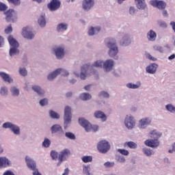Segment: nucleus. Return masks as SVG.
Returning a JSON list of instances; mask_svg holds the SVG:
<instances>
[{
    "label": "nucleus",
    "mask_w": 175,
    "mask_h": 175,
    "mask_svg": "<svg viewBox=\"0 0 175 175\" xmlns=\"http://www.w3.org/2000/svg\"><path fill=\"white\" fill-rule=\"evenodd\" d=\"M47 6L51 12H55V10H58L61 8V1L59 0H52L48 3Z\"/></svg>",
    "instance_id": "9d476101"
},
{
    "label": "nucleus",
    "mask_w": 175,
    "mask_h": 175,
    "mask_svg": "<svg viewBox=\"0 0 175 175\" xmlns=\"http://www.w3.org/2000/svg\"><path fill=\"white\" fill-rule=\"evenodd\" d=\"M3 38L2 36H0V47H2V44H3Z\"/></svg>",
    "instance_id": "680f3d73"
},
{
    "label": "nucleus",
    "mask_w": 175,
    "mask_h": 175,
    "mask_svg": "<svg viewBox=\"0 0 175 175\" xmlns=\"http://www.w3.org/2000/svg\"><path fill=\"white\" fill-rule=\"evenodd\" d=\"M50 144H51V142H50V139L45 138L44 142H42L43 147H50Z\"/></svg>",
    "instance_id": "a19ab883"
},
{
    "label": "nucleus",
    "mask_w": 175,
    "mask_h": 175,
    "mask_svg": "<svg viewBox=\"0 0 175 175\" xmlns=\"http://www.w3.org/2000/svg\"><path fill=\"white\" fill-rule=\"evenodd\" d=\"M13 32V29L12 28V25H10L5 29V33H12Z\"/></svg>",
    "instance_id": "09e8293b"
},
{
    "label": "nucleus",
    "mask_w": 175,
    "mask_h": 175,
    "mask_svg": "<svg viewBox=\"0 0 175 175\" xmlns=\"http://www.w3.org/2000/svg\"><path fill=\"white\" fill-rule=\"evenodd\" d=\"M150 3L153 8H157L160 10H162L166 8V3L163 1L159 0H152L150 1Z\"/></svg>",
    "instance_id": "9b49d317"
},
{
    "label": "nucleus",
    "mask_w": 175,
    "mask_h": 175,
    "mask_svg": "<svg viewBox=\"0 0 175 175\" xmlns=\"http://www.w3.org/2000/svg\"><path fill=\"white\" fill-rule=\"evenodd\" d=\"M66 96H67V98H70V96H72V92H68Z\"/></svg>",
    "instance_id": "69168bd1"
},
{
    "label": "nucleus",
    "mask_w": 175,
    "mask_h": 175,
    "mask_svg": "<svg viewBox=\"0 0 175 175\" xmlns=\"http://www.w3.org/2000/svg\"><path fill=\"white\" fill-rule=\"evenodd\" d=\"M166 109L168 110V111H170L171 113H175V107L169 104L166 105Z\"/></svg>",
    "instance_id": "37998d69"
},
{
    "label": "nucleus",
    "mask_w": 175,
    "mask_h": 175,
    "mask_svg": "<svg viewBox=\"0 0 175 175\" xmlns=\"http://www.w3.org/2000/svg\"><path fill=\"white\" fill-rule=\"evenodd\" d=\"M148 40H150L151 42H154V40H155V39H157V33H155V31L150 30L148 33Z\"/></svg>",
    "instance_id": "a878e982"
},
{
    "label": "nucleus",
    "mask_w": 175,
    "mask_h": 175,
    "mask_svg": "<svg viewBox=\"0 0 175 175\" xmlns=\"http://www.w3.org/2000/svg\"><path fill=\"white\" fill-rule=\"evenodd\" d=\"M137 3V7L138 9H141L142 10L146 9L147 8V5L144 3L145 0H135Z\"/></svg>",
    "instance_id": "393cba45"
},
{
    "label": "nucleus",
    "mask_w": 175,
    "mask_h": 175,
    "mask_svg": "<svg viewBox=\"0 0 175 175\" xmlns=\"http://www.w3.org/2000/svg\"><path fill=\"white\" fill-rule=\"evenodd\" d=\"M157 24L161 27V28H167V24L163 21H159Z\"/></svg>",
    "instance_id": "79ce46f5"
},
{
    "label": "nucleus",
    "mask_w": 175,
    "mask_h": 175,
    "mask_svg": "<svg viewBox=\"0 0 175 175\" xmlns=\"http://www.w3.org/2000/svg\"><path fill=\"white\" fill-rule=\"evenodd\" d=\"M103 66L105 70H106V72H109L113 68L114 62L111 59H108L105 63H103L102 61H96L93 64V66H95L96 68H102Z\"/></svg>",
    "instance_id": "f03ea898"
},
{
    "label": "nucleus",
    "mask_w": 175,
    "mask_h": 175,
    "mask_svg": "<svg viewBox=\"0 0 175 175\" xmlns=\"http://www.w3.org/2000/svg\"><path fill=\"white\" fill-rule=\"evenodd\" d=\"M22 36L25 39H33V37L35 36V35L32 33V31H31V29L28 27L23 28Z\"/></svg>",
    "instance_id": "4468645a"
},
{
    "label": "nucleus",
    "mask_w": 175,
    "mask_h": 175,
    "mask_svg": "<svg viewBox=\"0 0 175 175\" xmlns=\"http://www.w3.org/2000/svg\"><path fill=\"white\" fill-rule=\"evenodd\" d=\"M11 92L14 96H18V95L20 94L18 89L14 87L11 88Z\"/></svg>",
    "instance_id": "e433bc0d"
},
{
    "label": "nucleus",
    "mask_w": 175,
    "mask_h": 175,
    "mask_svg": "<svg viewBox=\"0 0 175 175\" xmlns=\"http://www.w3.org/2000/svg\"><path fill=\"white\" fill-rule=\"evenodd\" d=\"M95 31H96L97 32H99V31H100V27H97L95 28L91 27V29L88 31V35L90 36H92V35H95Z\"/></svg>",
    "instance_id": "473e14b6"
},
{
    "label": "nucleus",
    "mask_w": 175,
    "mask_h": 175,
    "mask_svg": "<svg viewBox=\"0 0 175 175\" xmlns=\"http://www.w3.org/2000/svg\"><path fill=\"white\" fill-rule=\"evenodd\" d=\"M3 128H10L15 135H20V127L12 124L11 122H5L3 124Z\"/></svg>",
    "instance_id": "f8f14e48"
},
{
    "label": "nucleus",
    "mask_w": 175,
    "mask_h": 175,
    "mask_svg": "<svg viewBox=\"0 0 175 175\" xmlns=\"http://www.w3.org/2000/svg\"><path fill=\"white\" fill-rule=\"evenodd\" d=\"M150 124H151V119L150 118H144L139 120V127L141 128H146Z\"/></svg>",
    "instance_id": "412c9836"
},
{
    "label": "nucleus",
    "mask_w": 175,
    "mask_h": 175,
    "mask_svg": "<svg viewBox=\"0 0 175 175\" xmlns=\"http://www.w3.org/2000/svg\"><path fill=\"white\" fill-rule=\"evenodd\" d=\"M8 9V6H6V4H4L3 3H0V10L1 12H3Z\"/></svg>",
    "instance_id": "603ef678"
},
{
    "label": "nucleus",
    "mask_w": 175,
    "mask_h": 175,
    "mask_svg": "<svg viewBox=\"0 0 175 175\" xmlns=\"http://www.w3.org/2000/svg\"><path fill=\"white\" fill-rule=\"evenodd\" d=\"M64 120L65 125L70 124L72 121V109L69 106H66L64 109Z\"/></svg>",
    "instance_id": "0eeeda50"
},
{
    "label": "nucleus",
    "mask_w": 175,
    "mask_h": 175,
    "mask_svg": "<svg viewBox=\"0 0 175 175\" xmlns=\"http://www.w3.org/2000/svg\"><path fill=\"white\" fill-rule=\"evenodd\" d=\"M0 76L4 81H7L8 83L13 82V79L10 78V76L5 72H0Z\"/></svg>",
    "instance_id": "b1692460"
},
{
    "label": "nucleus",
    "mask_w": 175,
    "mask_h": 175,
    "mask_svg": "<svg viewBox=\"0 0 175 175\" xmlns=\"http://www.w3.org/2000/svg\"><path fill=\"white\" fill-rule=\"evenodd\" d=\"M19 73L21 76H27V70L25 68H20Z\"/></svg>",
    "instance_id": "3c124183"
},
{
    "label": "nucleus",
    "mask_w": 175,
    "mask_h": 175,
    "mask_svg": "<svg viewBox=\"0 0 175 175\" xmlns=\"http://www.w3.org/2000/svg\"><path fill=\"white\" fill-rule=\"evenodd\" d=\"M148 59H150V61H157V58L152 57L151 55H148Z\"/></svg>",
    "instance_id": "13d9d810"
},
{
    "label": "nucleus",
    "mask_w": 175,
    "mask_h": 175,
    "mask_svg": "<svg viewBox=\"0 0 175 175\" xmlns=\"http://www.w3.org/2000/svg\"><path fill=\"white\" fill-rule=\"evenodd\" d=\"M158 68V65L156 64H152L148 67H146V72L150 73V75H154L155 72H157V68Z\"/></svg>",
    "instance_id": "4be33fe9"
},
{
    "label": "nucleus",
    "mask_w": 175,
    "mask_h": 175,
    "mask_svg": "<svg viewBox=\"0 0 175 175\" xmlns=\"http://www.w3.org/2000/svg\"><path fill=\"white\" fill-rule=\"evenodd\" d=\"M1 95H8V89L6 88H2L0 91Z\"/></svg>",
    "instance_id": "864d4df0"
},
{
    "label": "nucleus",
    "mask_w": 175,
    "mask_h": 175,
    "mask_svg": "<svg viewBox=\"0 0 175 175\" xmlns=\"http://www.w3.org/2000/svg\"><path fill=\"white\" fill-rule=\"evenodd\" d=\"M79 122L80 125L85 129L86 132H90V131H94V132H96V131H98V129L99 128L98 126V125L92 126V124H90V122H88V121H87L84 118H79Z\"/></svg>",
    "instance_id": "39448f33"
},
{
    "label": "nucleus",
    "mask_w": 175,
    "mask_h": 175,
    "mask_svg": "<svg viewBox=\"0 0 175 175\" xmlns=\"http://www.w3.org/2000/svg\"><path fill=\"white\" fill-rule=\"evenodd\" d=\"M51 156L53 159H57V158H58V154L54 150L51 152Z\"/></svg>",
    "instance_id": "8fccbe9b"
},
{
    "label": "nucleus",
    "mask_w": 175,
    "mask_h": 175,
    "mask_svg": "<svg viewBox=\"0 0 175 175\" xmlns=\"http://www.w3.org/2000/svg\"><path fill=\"white\" fill-rule=\"evenodd\" d=\"M32 90H33V91H35V92H37V94L38 95H43V94H44V91H43V90H42V88H40L38 85L33 86Z\"/></svg>",
    "instance_id": "c85d7f7f"
},
{
    "label": "nucleus",
    "mask_w": 175,
    "mask_h": 175,
    "mask_svg": "<svg viewBox=\"0 0 175 175\" xmlns=\"http://www.w3.org/2000/svg\"><path fill=\"white\" fill-rule=\"evenodd\" d=\"M94 116L96 117V118L102 119L103 121H106V120L107 118V117H106V115L105 114V113H103V111H96L94 113Z\"/></svg>",
    "instance_id": "5701e85b"
},
{
    "label": "nucleus",
    "mask_w": 175,
    "mask_h": 175,
    "mask_svg": "<svg viewBox=\"0 0 175 175\" xmlns=\"http://www.w3.org/2000/svg\"><path fill=\"white\" fill-rule=\"evenodd\" d=\"M143 152L145 155H147V157H151V155H154V151L150 148H143Z\"/></svg>",
    "instance_id": "72a5a7b5"
},
{
    "label": "nucleus",
    "mask_w": 175,
    "mask_h": 175,
    "mask_svg": "<svg viewBox=\"0 0 175 175\" xmlns=\"http://www.w3.org/2000/svg\"><path fill=\"white\" fill-rule=\"evenodd\" d=\"M7 1L10 3H12V5H14L15 6H18V5L21 3V1L20 0H7Z\"/></svg>",
    "instance_id": "c03bdc74"
},
{
    "label": "nucleus",
    "mask_w": 175,
    "mask_h": 175,
    "mask_svg": "<svg viewBox=\"0 0 175 175\" xmlns=\"http://www.w3.org/2000/svg\"><path fill=\"white\" fill-rule=\"evenodd\" d=\"M49 114H50V116L51 117V118H56V119L59 118V116L55 111H54L53 110H51L49 111Z\"/></svg>",
    "instance_id": "ea45409f"
},
{
    "label": "nucleus",
    "mask_w": 175,
    "mask_h": 175,
    "mask_svg": "<svg viewBox=\"0 0 175 175\" xmlns=\"http://www.w3.org/2000/svg\"><path fill=\"white\" fill-rule=\"evenodd\" d=\"M68 174H69V168H66L62 175H68Z\"/></svg>",
    "instance_id": "bf43d9fd"
},
{
    "label": "nucleus",
    "mask_w": 175,
    "mask_h": 175,
    "mask_svg": "<svg viewBox=\"0 0 175 175\" xmlns=\"http://www.w3.org/2000/svg\"><path fill=\"white\" fill-rule=\"evenodd\" d=\"M55 55L58 59H61V58L64 57V55H65V51L64 48L59 46L57 48H55L54 49Z\"/></svg>",
    "instance_id": "a211bd4d"
},
{
    "label": "nucleus",
    "mask_w": 175,
    "mask_h": 175,
    "mask_svg": "<svg viewBox=\"0 0 175 175\" xmlns=\"http://www.w3.org/2000/svg\"><path fill=\"white\" fill-rule=\"evenodd\" d=\"M38 24L41 27H44L46 25V19L44 18V16L43 15H42L38 19Z\"/></svg>",
    "instance_id": "f704fd0d"
},
{
    "label": "nucleus",
    "mask_w": 175,
    "mask_h": 175,
    "mask_svg": "<svg viewBox=\"0 0 175 175\" xmlns=\"http://www.w3.org/2000/svg\"><path fill=\"white\" fill-rule=\"evenodd\" d=\"M162 136V133L157 132V131L154 130L150 132V137L154 139H147L145 141L146 146L148 147H152V148L158 147L159 146V142L158 139Z\"/></svg>",
    "instance_id": "f257e3e1"
},
{
    "label": "nucleus",
    "mask_w": 175,
    "mask_h": 175,
    "mask_svg": "<svg viewBox=\"0 0 175 175\" xmlns=\"http://www.w3.org/2000/svg\"><path fill=\"white\" fill-rule=\"evenodd\" d=\"M94 5H95L94 0H83L82 7L84 10H90Z\"/></svg>",
    "instance_id": "dca6fc26"
},
{
    "label": "nucleus",
    "mask_w": 175,
    "mask_h": 175,
    "mask_svg": "<svg viewBox=\"0 0 175 175\" xmlns=\"http://www.w3.org/2000/svg\"><path fill=\"white\" fill-rule=\"evenodd\" d=\"M8 40L12 46V48L10 49V55L12 57V55H14V54H18L20 53V51H18V42L16 39L13 38V36H10L8 38Z\"/></svg>",
    "instance_id": "7ed1b4c3"
},
{
    "label": "nucleus",
    "mask_w": 175,
    "mask_h": 175,
    "mask_svg": "<svg viewBox=\"0 0 175 175\" xmlns=\"http://www.w3.org/2000/svg\"><path fill=\"white\" fill-rule=\"evenodd\" d=\"M117 160L118 162H120V163H124V162H125V157L122 156H118Z\"/></svg>",
    "instance_id": "5fc2aeb1"
},
{
    "label": "nucleus",
    "mask_w": 175,
    "mask_h": 175,
    "mask_svg": "<svg viewBox=\"0 0 175 175\" xmlns=\"http://www.w3.org/2000/svg\"><path fill=\"white\" fill-rule=\"evenodd\" d=\"M69 155H70V150L68 149H64L61 151L58 157L59 163H62L64 159H66V158L69 157Z\"/></svg>",
    "instance_id": "2eb2a0df"
},
{
    "label": "nucleus",
    "mask_w": 175,
    "mask_h": 175,
    "mask_svg": "<svg viewBox=\"0 0 175 175\" xmlns=\"http://www.w3.org/2000/svg\"><path fill=\"white\" fill-rule=\"evenodd\" d=\"M80 98L82 100H90V99H91L92 96L88 93H83L80 95Z\"/></svg>",
    "instance_id": "7c9ffc66"
},
{
    "label": "nucleus",
    "mask_w": 175,
    "mask_h": 175,
    "mask_svg": "<svg viewBox=\"0 0 175 175\" xmlns=\"http://www.w3.org/2000/svg\"><path fill=\"white\" fill-rule=\"evenodd\" d=\"M163 16H167V12L163 11Z\"/></svg>",
    "instance_id": "774afa93"
},
{
    "label": "nucleus",
    "mask_w": 175,
    "mask_h": 175,
    "mask_svg": "<svg viewBox=\"0 0 175 175\" xmlns=\"http://www.w3.org/2000/svg\"><path fill=\"white\" fill-rule=\"evenodd\" d=\"M70 83H71V84H75V83H76V80L75 79H72L70 81Z\"/></svg>",
    "instance_id": "338daca9"
},
{
    "label": "nucleus",
    "mask_w": 175,
    "mask_h": 175,
    "mask_svg": "<svg viewBox=\"0 0 175 175\" xmlns=\"http://www.w3.org/2000/svg\"><path fill=\"white\" fill-rule=\"evenodd\" d=\"M83 162H84V163H88V162H92V157L91 156H83L81 158Z\"/></svg>",
    "instance_id": "c9c22d12"
},
{
    "label": "nucleus",
    "mask_w": 175,
    "mask_h": 175,
    "mask_svg": "<svg viewBox=\"0 0 175 175\" xmlns=\"http://www.w3.org/2000/svg\"><path fill=\"white\" fill-rule=\"evenodd\" d=\"M99 96H100L101 98H109L110 95L106 92H101L99 94Z\"/></svg>",
    "instance_id": "49530a36"
},
{
    "label": "nucleus",
    "mask_w": 175,
    "mask_h": 175,
    "mask_svg": "<svg viewBox=\"0 0 175 175\" xmlns=\"http://www.w3.org/2000/svg\"><path fill=\"white\" fill-rule=\"evenodd\" d=\"M129 43H131V40L128 36H124L120 42V44H122V46H128Z\"/></svg>",
    "instance_id": "bb28decb"
},
{
    "label": "nucleus",
    "mask_w": 175,
    "mask_h": 175,
    "mask_svg": "<svg viewBox=\"0 0 175 175\" xmlns=\"http://www.w3.org/2000/svg\"><path fill=\"white\" fill-rule=\"evenodd\" d=\"M90 88H91V85H88L84 87V90H85V91H89Z\"/></svg>",
    "instance_id": "e2e57ef3"
},
{
    "label": "nucleus",
    "mask_w": 175,
    "mask_h": 175,
    "mask_svg": "<svg viewBox=\"0 0 175 175\" xmlns=\"http://www.w3.org/2000/svg\"><path fill=\"white\" fill-rule=\"evenodd\" d=\"M175 59V55L172 54L170 56H169L168 59L172 60Z\"/></svg>",
    "instance_id": "0e129e2a"
},
{
    "label": "nucleus",
    "mask_w": 175,
    "mask_h": 175,
    "mask_svg": "<svg viewBox=\"0 0 175 175\" xmlns=\"http://www.w3.org/2000/svg\"><path fill=\"white\" fill-rule=\"evenodd\" d=\"M140 85H142V83H140V82H137V84H134V83L126 84L127 88H131L132 90H136L137 88H139Z\"/></svg>",
    "instance_id": "cd10ccee"
},
{
    "label": "nucleus",
    "mask_w": 175,
    "mask_h": 175,
    "mask_svg": "<svg viewBox=\"0 0 175 175\" xmlns=\"http://www.w3.org/2000/svg\"><path fill=\"white\" fill-rule=\"evenodd\" d=\"M156 50L160 53H163V48L162 46H157Z\"/></svg>",
    "instance_id": "4d7b16f0"
},
{
    "label": "nucleus",
    "mask_w": 175,
    "mask_h": 175,
    "mask_svg": "<svg viewBox=\"0 0 175 175\" xmlns=\"http://www.w3.org/2000/svg\"><path fill=\"white\" fill-rule=\"evenodd\" d=\"M52 133H59V135H64V129L59 124H54L51 127Z\"/></svg>",
    "instance_id": "6ab92c4d"
},
{
    "label": "nucleus",
    "mask_w": 175,
    "mask_h": 175,
    "mask_svg": "<svg viewBox=\"0 0 175 175\" xmlns=\"http://www.w3.org/2000/svg\"><path fill=\"white\" fill-rule=\"evenodd\" d=\"M129 147V148L135 149L137 147V145L133 142H128L124 143V147Z\"/></svg>",
    "instance_id": "2f4dec72"
},
{
    "label": "nucleus",
    "mask_w": 175,
    "mask_h": 175,
    "mask_svg": "<svg viewBox=\"0 0 175 175\" xmlns=\"http://www.w3.org/2000/svg\"><path fill=\"white\" fill-rule=\"evenodd\" d=\"M90 69V65L85 64L81 67V72L80 75V79L81 80H85V77H87V70Z\"/></svg>",
    "instance_id": "aec40b11"
},
{
    "label": "nucleus",
    "mask_w": 175,
    "mask_h": 175,
    "mask_svg": "<svg viewBox=\"0 0 175 175\" xmlns=\"http://www.w3.org/2000/svg\"><path fill=\"white\" fill-rule=\"evenodd\" d=\"M48 103H49V100H47V98L42 99L40 101V106H46V105H47Z\"/></svg>",
    "instance_id": "a18cd8bd"
},
{
    "label": "nucleus",
    "mask_w": 175,
    "mask_h": 175,
    "mask_svg": "<svg viewBox=\"0 0 175 175\" xmlns=\"http://www.w3.org/2000/svg\"><path fill=\"white\" fill-rule=\"evenodd\" d=\"M57 29L58 32H61V31H66V29H68V25L60 23L57 25Z\"/></svg>",
    "instance_id": "c756f323"
},
{
    "label": "nucleus",
    "mask_w": 175,
    "mask_h": 175,
    "mask_svg": "<svg viewBox=\"0 0 175 175\" xmlns=\"http://www.w3.org/2000/svg\"><path fill=\"white\" fill-rule=\"evenodd\" d=\"M170 25L172 27L174 32H175V22H171Z\"/></svg>",
    "instance_id": "052dcab7"
},
{
    "label": "nucleus",
    "mask_w": 175,
    "mask_h": 175,
    "mask_svg": "<svg viewBox=\"0 0 175 175\" xmlns=\"http://www.w3.org/2000/svg\"><path fill=\"white\" fill-rule=\"evenodd\" d=\"M107 47L109 49V55L111 57H116L118 54V47L116 44V40L111 38L107 42Z\"/></svg>",
    "instance_id": "20e7f679"
},
{
    "label": "nucleus",
    "mask_w": 175,
    "mask_h": 175,
    "mask_svg": "<svg viewBox=\"0 0 175 175\" xmlns=\"http://www.w3.org/2000/svg\"><path fill=\"white\" fill-rule=\"evenodd\" d=\"M65 135H66V137H68L71 140H75V139H76V136H75V134L72 133L71 132L66 133Z\"/></svg>",
    "instance_id": "58836bf2"
},
{
    "label": "nucleus",
    "mask_w": 175,
    "mask_h": 175,
    "mask_svg": "<svg viewBox=\"0 0 175 175\" xmlns=\"http://www.w3.org/2000/svg\"><path fill=\"white\" fill-rule=\"evenodd\" d=\"M6 17L5 20L8 23H14L17 20V16L16 12L13 10H9L5 13Z\"/></svg>",
    "instance_id": "1a4fd4ad"
},
{
    "label": "nucleus",
    "mask_w": 175,
    "mask_h": 175,
    "mask_svg": "<svg viewBox=\"0 0 175 175\" xmlns=\"http://www.w3.org/2000/svg\"><path fill=\"white\" fill-rule=\"evenodd\" d=\"M57 75H62V76H68L69 72L64 69L58 68L54 72L48 75V80H53Z\"/></svg>",
    "instance_id": "6e6552de"
},
{
    "label": "nucleus",
    "mask_w": 175,
    "mask_h": 175,
    "mask_svg": "<svg viewBox=\"0 0 175 175\" xmlns=\"http://www.w3.org/2000/svg\"><path fill=\"white\" fill-rule=\"evenodd\" d=\"M124 124L128 129H132L135 127L136 122L133 120V117L130 116H126L124 120Z\"/></svg>",
    "instance_id": "ddd939ff"
},
{
    "label": "nucleus",
    "mask_w": 175,
    "mask_h": 175,
    "mask_svg": "<svg viewBox=\"0 0 175 175\" xmlns=\"http://www.w3.org/2000/svg\"><path fill=\"white\" fill-rule=\"evenodd\" d=\"M10 166V160L5 157H0V169Z\"/></svg>",
    "instance_id": "f3484780"
},
{
    "label": "nucleus",
    "mask_w": 175,
    "mask_h": 175,
    "mask_svg": "<svg viewBox=\"0 0 175 175\" xmlns=\"http://www.w3.org/2000/svg\"><path fill=\"white\" fill-rule=\"evenodd\" d=\"M97 150L101 154H106L110 150V144L106 140H101L97 144Z\"/></svg>",
    "instance_id": "423d86ee"
},
{
    "label": "nucleus",
    "mask_w": 175,
    "mask_h": 175,
    "mask_svg": "<svg viewBox=\"0 0 175 175\" xmlns=\"http://www.w3.org/2000/svg\"><path fill=\"white\" fill-rule=\"evenodd\" d=\"M118 152H120V154H122V155H124L126 157L129 155V151L125 149H118Z\"/></svg>",
    "instance_id": "4c0bfd02"
},
{
    "label": "nucleus",
    "mask_w": 175,
    "mask_h": 175,
    "mask_svg": "<svg viewBox=\"0 0 175 175\" xmlns=\"http://www.w3.org/2000/svg\"><path fill=\"white\" fill-rule=\"evenodd\" d=\"M135 12H136V10H135V8L131 7L129 10L130 14H135Z\"/></svg>",
    "instance_id": "6e6d98bb"
},
{
    "label": "nucleus",
    "mask_w": 175,
    "mask_h": 175,
    "mask_svg": "<svg viewBox=\"0 0 175 175\" xmlns=\"http://www.w3.org/2000/svg\"><path fill=\"white\" fill-rule=\"evenodd\" d=\"M104 166L105 167H113V166H114V162L107 161V162L104 163Z\"/></svg>",
    "instance_id": "de8ad7c7"
}]
</instances>
